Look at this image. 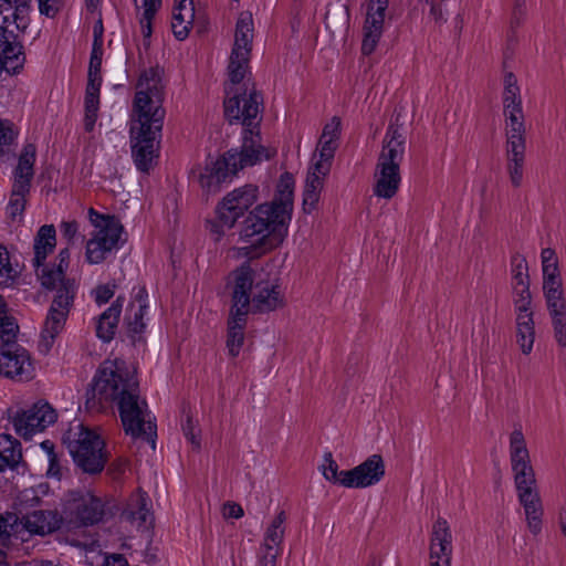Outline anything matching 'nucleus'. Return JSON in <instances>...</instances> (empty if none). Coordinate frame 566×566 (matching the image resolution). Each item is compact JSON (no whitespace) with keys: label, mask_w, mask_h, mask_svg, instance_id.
Segmentation results:
<instances>
[{"label":"nucleus","mask_w":566,"mask_h":566,"mask_svg":"<svg viewBox=\"0 0 566 566\" xmlns=\"http://www.w3.org/2000/svg\"><path fill=\"white\" fill-rule=\"evenodd\" d=\"M116 405L126 434L145 437L155 444L156 423L145 398L140 396L139 382L122 359H106L98 367L91 388L86 391V408L101 412Z\"/></svg>","instance_id":"nucleus-1"},{"label":"nucleus","mask_w":566,"mask_h":566,"mask_svg":"<svg viewBox=\"0 0 566 566\" xmlns=\"http://www.w3.org/2000/svg\"><path fill=\"white\" fill-rule=\"evenodd\" d=\"M262 95L255 90L249 95L234 93L224 101V116L230 124L240 122L244 126L240 150L231 148L216 161H211L200 175V185L209 191H217L222 182L231 181L237 174L245 167H251L269 160L276 151L262 145L259 130L261 122L260 106Z\"/></svg>","instance_id":"nucleus-2"},{"label":"nucleus","mask_w":566,"mask_h":566,"mask_svg":"<svg viewBox=\"0 0 566 566\" xmlns=\"http://www.w3.org/2000/svg\"><path fill=\"white\" fill-rule=\"evenodd\" d=\"M405 151L406 136L398 124L390 123L374 170L373 192L376 197L390 200L397 195L401 184L400 164Z\"/></svg>","instance_id":"nucleus-3"},{"label":"nucleus","mask_w":566,"mask_h":566,"mask_svg":"<svg viewBox=\"0 0 566 566\" xmlns=\"http://www.w3.org/2000/svg\"><path fill=\"white\" fill-rule=\"evenodd\" d=\"M281 212L270 203L259 205L244 219L240 230L241 240L258 244L263 251L277 247L287 233L289 219H282Z\"/></svg>","instance_id":"nucleus-4"},{"label":"nucleus","mask_w":566,"mask_h":566,"mask_svg":"<svg viewBox=\"0 0 566 566\" xmlns=\"http://www.w3.org/2000/svg\"><path fill=\"white\" fill-rule=\"evenodd\" d=\"M63 442L75 465L84 473L96 475L104 470L108 452L104 440L96 432L78 423L65 433Z\"/></svg>","instance_id":"nucleus-5"},{"label":"nucleus","mask_w":566,"mask_h":566,"mask_svg":"<svg viewBox=\"0 0 566 566\" xmlns=\"http://www.w3.org/2000/svg\"><path fill=\"white\" fill-rule=\"evenodd\" d=\"M88 219L94 230L86 242L85 258L90 264H99L125 243L122 238L124 227L115 216L99 213L93 208L88 209Z\"/></svg>","instance_id":"nucleus-6"},{"label":"nucleus","mask_w":566,"mask_h":566,"mask_svg":"<svg viewBox=\"0 0 566 566\" xmlns=\"http://www.w3.org/2000/svg\"><path fill=\"white\" fill-rule=\"evenodd\" d=\"M511 467L517 497L525 512L527 527L533 535H538L542 532L544 511L531 459L515 460L511 462Z\"/></svg>","instance_id":"nucleus-7"},{"label":"nucleus","mask_w":566,"mask_h":566,"mask_svg":"<svg viewBox=\"0 0 566 566\" xmlns=\"http://www.w3.org/2000/svg\"><path fill=\"white\" fill-rule=\"evenodd\" d=\"M163 75L164 70L158 65L143 71L136 85L137 92L134 98V113L136 116L145 114L148 118H153L156 127L164 123L166 114L163 108L165 98Z\"/></svg>","instance_id":"nucleus-8"},{"label":"nucleus","mask_w":566,"mask_h":566,"mask_svg":"<svg viewBox=\"0 0 566 566\" xmlns=\"http://www.w3.org/2000/svg\"><path fill=\"white\" fill-rule=\"evenodd\" d=\"M258 187L245 185L229 192L217 206V217L208 222L213 240L218 242L226 230H230L237 220L256 201Z\"/></svg>","instance_id":"nucleus-9"},{"label":"nucleus","mask_w":566,"mask_h":566,"mask_svg":"<svg viewBox=\"0 0 566 566\" xmlns=\"http://www.w3.org/2000/svg\"><path fill=\"white\" fill-rule=\"evenodd\" d=\"M153 118L145 114L136 116L130 125V148L136 168L142 172H148L157 158V137L160 136L163 124L156 127Z\"/></svg>","instance_id":"nucleus-10"},{"label":"nucleus","mask_w":566,"mask_h":566,"mask_svg":"<svg viewBox=\"0 0 566 566\" xmlns=\"http://www.w3.org/2000/svg\"><path fill=\"white\" fill-rule=\"evenodd\" d=\"M35 160V145L25 144L19 155L18 165L13 170L11 196L7 206V213L12 220L21 217L25 209L27 196L30 193L34 177Z\"/></svg>","instance_id":"nucleus-11"},{"label":"nucleus","mask_w":566,"mask_h":566,"mask_svg":"<svg viewBox=\"0 0 566 566\" xmlns=\"http://www.w3.org/2000/svg\"><path fill=\"white\" fill-rule=\"evenodd\" d=\"M253 30L251 12H241L235 25L234 44L228 66L229 78L232 84H239L244 78L249 67Z\"/></svg>","instance_id":"nucleus-12"},{"label":"nucleus","mask_w":566,"mask_h":566,"mask_svg":"<svg viewBox=\"0 0 566 566\" xmlns=\"http://www.w3.org/2000/svg\"><path fill=\"white\" fill-rule=\"evenodd\" d=\"M55 291L52 304L41 333L42 338L51 344L64 328L69 313L77 293L75 280L64 281Z\"/></svg>","instance_id":"nucleus-13"},{"label":"nucleus","mask_w":566,"mask_h":566,"mask_svg":"<svg viewBox=\"0 0 566 566\" xmlns=\"http://www.w3.org/2000/svg\"><path fill=\"white\" fill-rule=\"evenodd\" d=\"M64 513L70 522L82 526L94 525L103 520L105 504L88 491H73L66 500Z\"/></svg>","instance_id":"nucleus-14"},{"label":"nucleus","mask_w":566,"mask_h":566,"mask_svg":"<svg viewBox=\"0 0 566 566\" xmlns=\"http://www.w3.org/2000/svg\"><path fill=\"white\" fill-rule=\"evenodd\" d=\"M56 418L57 415L50 403L38 401L29 409L17 411L12 417V424L17 434L28 440L53 424Z\"/></svg>","instance_id":"nucleus-15"},{"label":"nucleus","mask_w":566,"mask_h":566,"mask_svg":"<svg viewBox=\"0 0 566 566\" xmlns=\"http://www.w3.org/2000/svg\"><path fill=\"white\" fill-rule=\"evenodd\" d=\"M0 375L11 379H31L33 366L28 350L19 344L1 345Z\"/></svg>","instance_id":"nucleus-16"},{"label":"nucleus","mask_w":566,"mask_h":566,"mask_svg":"<svg viewBox=\"0 0 566 566\" xmlns=\"http://www.w3.org/2000/svg\"><path fill=\"white\" fill-rule=\"evenodd\" d=\"M386 465L380 454H371L357 467L346 470L344 488L366 489L378 484L385 476Z\"/></svg>","instance_id":"nucleus-17"},{"label":"nucleus","mask_w":566,"mask_h":566,"mask_svg":"<svg viewBox=\"0 0 566 566\" xmlns=\"http://www.w3.org/2000/svg\"><path fill=\"white\" fill-rule=\"evenodd\" d=\"M232 283L231 307L242 313H250V301L254 291L255 272L248 262L235 269L230 274Z\"/></svg>","instance_id":"nucleus-18"},{"label":"nucleus","mask_w":566,"mask_h":566,"mask_svg":"<svg viewBox=\"0 0 566 566\" xmlns=\"http://www.w3.org/2000/svg\"><path fill=\"white\" fill-rule=\"evenodd\" d=\"M452 533L449 523L443 517H438L432 525L429 566H451Z\"/></svg>","instance_id":"nucleus-19"},{"label":"nucleus","mask_w":566,"mask_h":566,"mask_svg":"<svg viewBox=\"0 0 566 566\" xmlns=\"http://www.w3.org/2000/svg\"><path fill=\"white\" fill-rule=\"evenodd\" d=\"M389 0H370L367 8L363 32L361 53L370 55L382 34L385 12Z\"/></svg>","instance_id":"nucleus-20"},{"label":"nucleus","mask_w":566,"mask_h":566,"mask_svg":"<svg viewBox=\"0 0 566 566\" xmlns=\"http://www.w3.org/2000/svg\"><path fill=\"white\" fill-rule=\"evenodd\" d=\"M543 291L552 318L555 338L564 347L566 346V300L564 297L563 284L559 286H543Z\"/></svg>","instance_id":"nucleus-21"},{"label":"nucleus","mask_w":566,"mask_h":566,"mask_svg":"<svg viewBox=\"0 0 566 566\" xmlns=\"http://www.w3.org/2000/svg\"><path fill=\"white\" fill-rule=\"evenodd\" d=\"M284 306V294L274 281L259 280L250 301V312L269 313Z\"/></svg>","instance_id":"nucleus-22"},{"label":"nucleus","mask_w":566,"mask_h":566,"mask_svg":"<svg viewBox=\"0 0 566 566\" xmlns=\"http://www.w3.org/2000/svg\"><path fill=\"white\" fill-rule=\"evenodd\" d=\"M513 290L515 294L516 308L525 310L531 306V292L527 274V262L521 255H514L511 260Z\"/></svg>","instance_id":"nucleus-23"},{"label":"nucleus","mask_w":566,"mask_h":566,"mask_svg":"<svg viewBox=\"0 0 566 566\" xmlns=\"http://www.w3.org/2000/svg\"><path fill=\"white\" fill-rule=\"evenodd\" d=\"M62 522L57 512L51 510H35L21 518V524L31 534L45 535L56 531Z\"/></svg>","instance_id":"nucleus-24"},{"label":"nucleus","mask_w":566,"mask_h":566,"mask_svg":"<svg viewBox=\"0 0 566 566\" xmlns=\"http://www.w3.org/2000/svg\"><path fill=\"white\" fill-rule=\"evenodd\" d=\"M124 301V296H117L112 305L96 318L95 333L104 343H109L116 334Z\"/></svg>","instance_id":"nucleus-25"},{"label":"nucleus","mask_w":566,"mask_h":566,"mask_svg":"<svg viewBox=\"0 0 566 566\" xmlns=\"http://www.w3.org/2000/svg\"><path fill=\"white\" fill-rule=\"evenodd\" d=\"M248 313L230 311L227 322V348L232 357H237L244 342V329Z\"/></svg>","instance_id":"nucleus-26"},{"label":"nucleus","mask_w":566,"mask_h":566,"mask_svg":"<svg viewBox=\"0 0 566 566\" xmlns=\"http://www.w3.org/2000/svg\"><path fill=\"white\" fill-rule=\"evenodd\" d=\"M24 465L22 448L19 440L7 433L0 434V472Z\"/></svg>","instance_id":"nucleus-27"},{"label":"nucleus","mask_w":566,"mask_h":566,"mask_svg":"<svg viewBox=\"0 0 566 566\" xmlns=\"http://www.w3.org/2000/svg\"><path fill=\"white\" fill-rule=\"evenodd\" d=\"M516 310V342L523 354L528 355L533 349L535 339L533 313L530 311V306H526L525 310Z\"/></svg>","instance_id":"nucleus-28"},{"label":"nucleus","mask_w":566,"mask_h":566,"mask_svg":"<svg viewBox=\"0 0 566 566\" xmlns=\"http://www.w3.org/2000/svg\"><path fill=\"white\" fill-rule=\"evenodd\" d=\"M294 178L290 172H284L277 185V193L270 203L281 212L282 219L291 220L293 209Z\"/></svg>","instance_id":"nucleus-29"},{"label":"nucleus","mask_w":566,"mask_h":566,"mask_svg":"<svg viewBox=\"0 0 566 566\" xmlns=\"http://www.w3.org/2000/svg\"><path fill=\"white\" fill-rule=\"evenodd\" d=\"M56 231L53 224L42 226L34 238L33 266L40 268L56 244Z\"/></svg>","instance_id":"nucleus-30"},{"label":"nucleus","mask_w":566,"mask_h":566,"mask_svg":"<svg viewBox=\"0 0 566 566\" xmlns=\"http://www.w3.org/2000/svg\"><path fill=\"white\" fill-rule=\"evenodd\" d=\"M149 497L145 493L138 494L132 500L128 509L124 515L128 521L137 526L139 530H147L151 526L154 516L149 511Z\"/></svg>","instance_id":"nucleus-31"},{"label":"nucleus","mask_w":566,"mask_h":566,"mask_svg":"<svg viewBox=\"0 0 566 566\" xmlns=\"http://www.w3.org/2000/svg\"><path fill=\"white\" fill-rule=\"evenodd\" d=\"M2 40L0 63L8 73L18 74L25 61L22 45L17 43L15 39L2 38Z\"/></svg>","instance_id":"nucleus-32"},{"label":"nucleus","mask_w":566,"mask_h":566,"mask_svg":"<svg viewBox=\"0 0 566 566\" xmlns=\"http://www.w3.org/2000/svg\"><path fill=\"white\" fill-rule=\"evenodd\" d=\"M506 122V148H525L523 111L504 113Z\"/></svg>","instance_id":"nucleus-33"},{"label":"nucleus","mask_w":566,"mask_h":566,"mask_svg":"<svg viewBox=\"0 0 566 566\" xmlns=\"http://www.w3.org/2000/svg\"><path fill=\"white\" fill-rule=\"evenodd\" d=\"M14 33L25 32L30 24L31 6L27 0H4Z\"/></svg>","instance_id":"nucleus-34"},{"label":"nucleus","mask_w":566,"mask_h":566,"mask_svg":"<svg viewBox=\"0 0 566 566\" xmlns=\"http://www.w3.org/2000/svg\"><path fill=\"white\" fill-rule=\"evenodd\" d=\"M323 177L322 174L315 170V167L313 171L307 174L303 191V210L305 213H311L316 208L323 188Z\"/></svg>","instance_id":"nucleus-35"},{"label":"nucleus","mask_w":566,"mask_h":566,"mask_svg":"<svg viewBox=\"0 0 566 566\" xmlns=\"http://www.w3.org/2000/svg\"><path fill=\"white\" fill-rule=\"evenodd\" d=\"M543 265V286H559L563 280L558 270V260L553 249L546 248L541 253Z\"/></svg>","instance_id":"nucleus-36"},{"label":"nucleus","mask_w":566,"mask_h":566,"mask_svg":"<svg viewBox=\"0 0 566 566\" xmlns=\"http://www.w3.org/2000/svg\"><path fill=\"white\" fill-rule=\"evenodd\" d=\"M195 18V9L192 4H189V0H178L176 6L174 7L172 19L175 21H179L180 29L175 31V36L177 40H185L190 30V25L192 24Z\"/></svg>","instance_id":"nucleus-37"},{"label":"nucleus","mask_w":566,"mask_h":566,"mask_svg":"<svg viewBox=\"0 0 566 566\" xmlns=\"http://www.w3.org/2000/svg\"><path fill=\"white\" fill-rule=\"evenodd\" d=\"M503 108L504 113L523 111L517 80L511 72L504 76Z\"/></svg>","instance_id":"nucleus-38"},{"label":"nucleus","mask_w":566,"mask_h":566,"mask_svg":"<svg viewBox=\"0 0 566 566\" xmlns=\"http://www.w3.org/2000/svg\"><path fill=\"white\" fill-rule=\"evenodd\" d=\"M506 158L511 182L514 187H520L523 180L525 148H506Z\"/></svg>","instance_id":"nucleus-39"},{"label":"nucleus","mask_w":566,"mask_h":566,"mask_svg":"<svg viewBox=\"0 0 566 566\" xmlns=\"http://www.w3.org/2000/svg\"><path fill=\"white\" fill-rule=\"evenodd\" d=\"M18 263H12L9 251L0 245V286H11L20 275Z\"/></svg>","instance_id":"nucleus-40"},{"label":"nucleus","mask_w":566,"mask_h":566,"mask_svg":"<svg viewBox=\"0 0 566 566\" xmlns=\"http://www.w3.org/2000/svg\"><path fill=\"white\" fill-rule=\"evenodd\" d=\"M19 326L15 319L8 315L7 313V304L3 302L0 296V340L1 345L7 344H17V333Z\"/></svg>","instance_id":"nucleus-41"},{"label":"nucleus","mask_w":566,"mask_h":566,"mask_svg":"<svg viewBox=\"0 0 566 566\" xmlns=\"http://www.w3.org/2000/svg\"><path fill=\"white\" fill-rule=\"evenodd\" d=\"M285 521L286 514L284 511H281L268 526L264 533L263 543L261 545L268 544L270 547H272V545L276 547H282L285 534Z\"/></svg>","instance_id":"nucleus-42"},{"label":"nucleus","mask_w":566,"mask_h":566,"mask_svg":"<svg viewBox=\"0 0 566 566\" xmlns=\"http://www.w3.org/2000/svg\"><path fill=\"white\" fill-rule=\"evenodd\" d=\"M319 159L315 163V170L323 176L329 172L335 150L338 147L337 140L319 138Z\"/></svg>","instance_id":"nucleus-43"},{"label":"nucleus","mask_w":566,"mask_h":566,"mask_svg":"<svg viewBox=\"0 0 566 566\" xmlns=\"http://www.w3.org/2000/svg\"><path fill=\"white\" fill-rule=\"evenodd\" d=\"M35 271L42 286L46 290H56L64 281L70 280L65 277V272L53 265L43 263L40 268H35Z\"/></svg>","instance_id":"nucleus-44"},{"label":"nucleus","mask_w":566,"mask_h":566,"mask_svg":"<svg viewBox=\"0 0 566 566\" xmlns=\"http://www.w3.org/2000/svg\"><path fill=\"white\" fill-rule=\"evenodd\" d=\"M530 459L526 441L522 431V426L516 424L510 436V461Z\"/></svg>","instance_id":"nucleus-45"},{"label":"nucleus","mask_w":566,"mask_h":566,"mask_svg":"<svg viewBox=\"0 0 566 566\" xmlns=\"http://www.w3.org/2000/svg\"><path fill=\"white\" fill-rule=\"evenodd\" d=\"M319 470L328 482L333 484H337L344 486V473L346 470H339L337 462L333 459L332 452H325L323 457V463L319 467Z\"/></svg>","instance_id":"nucleus-46"},{"label":"nucleus","mask_w":566,"mask_h":566,"mask_svg":"<svg viewBox=\"0 0 566 566\" xmlns=\"http://www.w3.org/2000/svg\"><path fill=\"white\" fill-rule=\"evenodd\" d=\"M161 4H157L154 2L142 0V8L144 9L143 14L139 19L142 33L145 39L150 38L153 32V20L157 13V11L160 9Z\"/></svg>","instance_id":"nucleus-47"},{"label":"nucleus","mask_w":566,"mask_h":566,"mask_svg":"<svg viewBox=\"0 0 566 566\" xmlns=\"http://www.w3.org/2000/svg\"><path fill=\"white\" fill-rule=\"evenodd\" d=\"M19 516L14 513L7 512L0 514V546H7L13 532H17Z\"/></svg>","instance_id":"nucleus-48"},{"label":"nucleus","mask_w":566,"mask_h":566,"mask_svg":"<svg viewBox=\"0 0 566 566\" xmlns=\"http://www.w3.org/2000/svg\"><path fill=\"white\" fill-rule=\"evenodd\" d=\"M146 310H142L139 307H135L134 311H129L127 308V313L125 316V321L128 327V331L133 334H139L145 328L144 315Z\"/></svg>","instance_id":"nucleus-49"},{"label":"nucleus","mask_w":566,"mask_h":566,"mask_svg":"<svg viewBox=\"0 0 566 566\" xmlns=\"http://www.w3.org/2000/svg\"><path fill=\"white\" fill-rule=\"evenodd\" d=\"M281 553L282 547L261 545L258 552V566H275Z\"/></svg>","instance_id":"nucleus-50"},{"label":"nucleus","mask_w":566,"mask_h":566,"mask_svg":"<svg viewBox=\"0 0 566 566\" xmlns=\"http://www.w3.org/2000/svg\"><path fill=\"white\" fill-rule=\"evenodd\" d=\"M85 106V115H84V128L86 132H92L94 129L97 113L99 108V99L97 98H86L84 99Z\"/></svg>","instance_id":"nucleus-51"},{"label":"nucleus","mask_w":566,"mask_h":566,"mask_svg":"<svg viewBox=\"0 0 566 566\" xmlns=\"http://www.w3.org/2000/svg\"><path fill=\"white\" fill-rule=\"evenodd\" d=\"M18 136L14 124L8 119H0V153L4 146H9Z\"/></svg>","instance_id":"nucleus-52"},{"label":"nucleus","mask_w":566,"mask_h":566,"mask_svg":"<svg viewBox=\"0 0 566 566\" xmlns=\"http://www.w3.org/2000/svg\"><path fill=\"white\" fill-rule=\"evenodd\" d=\"M6 7V1L0 0V38L17 39L18 34L14 33L9 12L4 9Z\"/></svg>","instance_id":"nucleus-53"},{"label":"nucleus","mask_w":566,"mask_h":566,"mask_svg":"<svg viewBox=\"0 0 566 566\" xmlns=\"http://www.w3.org/2000/svg\"><path fill=\"white\" fill-rule=\"evenodd\" d=\"M101 84H102L101 72L94 73V71H88L85 97L99 99Z\"/></svg>","instance_id":"nucleus-54"},{"label":"nucleus","mask_w":566,"mask_h":566,"mask_svg":"<svg viewBox=\"0 0 566 566\" xmlns=\"http://www.w3.org/2000/svg\"><path fill=\"white\" fill-rule=\"evenodd\" d=\"M196 423L190 415L186 416V420L181 423V429L185 437L190 441L195 449L200 448V437L196 432Z\"/></svg>","instance_id":"nucleus-55"},{"label":"nucleus","mask_w":566,"mask_h":566,"mask_svg":"<svg viewBox=\"0 0 566 566\" xmlns=\"http://www.w3.org/2000/svg\"><path fill=\"white\" fill-rule=\"evenodd\" d=\"M446 0H424L429 4V17L437 23L442 24L447 21L446 11L443 10V3Z\"/></svg>","instance_id":"nucleus-56"},{"label":"nucleus","mask_w":566,"mask_h":566,"mask_svg":"<svg viewBox=\"0 0 566 566\" xmlns=\"http://www.w3.org/2000/svg\"><path fill=\"white\" fill-rule=\"evenodd\" d=\"M115 284H102L98 285L94 291V300L97 305L106 304L115 294Z\"/></svg>","instance_id":"nucleus-57"},{"label":"nucleus","mask_w":566,"mask_h":566,"mask_svg":"<svg viewBox=\"0 0 566 566\" xmlns=\"http://www.w3.org/2000/svg\"><path fill=\"white\" fill-rule=\"evenodd\" d=\"M339 136H340V119L335 116L331 119V122H328L324 126L321 137L327 138V139H333V140H338Z\"/></svg>","instance_id":"nucleus-58"},{"label":"nucleus","mask_w":566,"mask_h":566,"mask_svg":"<svg viewBox=\"0 0 566 566\" xmlns=\"http://www.w3.org/2000/svg\"><path fill=\"white\" fill-rule=\"evenodd\" d=\"M103 46L92 45L88 71L101 72Z\"/></svg>","instance_id":"nucleus-59"},{"label":"nucleus","mask_w":566,"mask_h":566,"mask_svg":"<svg viewBox=\"0 0 566 566\" xmlns=\"http://www.w3.org/2000/svg\"><path fill=\"white\" fill-rule=\"evenodd\" d=\"M147 297L148 293L145 287H140L138 292L135 295V298L133 302L129 303L128 307L129 311H134L135 307H139L142 310H147Z\"/></svg>","instance_id":"nucleus-60"},{"label":"nucleus","mask_w":566,"mask_h":566,"mask_svg":"<svg viewBox=\"0 0 566 566\" xmlns=\"http://www.w3.org/2000/svg\"><path fill=\"white\" fill-rule=\"evenodd\" d=\"M78 231V224L76 221H63L61 223V233L67 239V241H72Z\"/></svg>","instance_id":"nucleus-61"},{"label":"nucleus","mask_w":566,"mask_h":566,"mask_svg":"<svg viewBox=\"0 0 566 566\" xmlns=\"http://www.w3.org/2000/svg\"><path fill=\"white\" fill-rule=\"evenodd\" d=\"M525 13V0H515L512 15V23L518 24Z\"/></svg>","instance_id":"nucleus-62"},{"label":"nucleus","mask_w":566,"mask_h":566,"mask_svg":"<svg viewBox=\"0 0 566 566\" xmlns=\"http://www.w3.org/2000/svg\"><path fill=\"white\" fill-rule=\"evenodd\" d=\"M224 515L228 517L240 518L243 516V510L237 503H228L224 505Z\"/></svg>","instance_id":"nucleus-63"},{"label":"nucleus","mask_w":566,"mask_h":566,"mask_svg":"<svg viewBox=\"0 0 566 566\" xmlns=\"http://www.w3.org/2000/svg\"><path fill=\"white\" fill-rule=\"evenodd\" d=\"M105 566H128V563L123 555L113 554L106 557Z\"/></svg>","instance_id":"nucleus-64"}]
</instances>
